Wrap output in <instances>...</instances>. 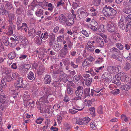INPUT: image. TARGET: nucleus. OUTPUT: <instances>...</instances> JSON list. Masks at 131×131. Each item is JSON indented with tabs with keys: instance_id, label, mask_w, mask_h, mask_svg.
Instances as JSON below:
<instances>
[{
	"instance_id": "c9c22d12",
	"label": "nucleus",
	"mask_w": 131,
	"mask_h": 131,
	"mask_svg": "<svg viewBox=\"0 0 131 131\" xmlns=\"http://www.w3.org/2000/svg\"><path fill=\"white\" fill-rule=\"evenodd\" d=\"M9 12V11L7 10L6 9H3L2 8H0V13L2 14L3 15H5L6 16L8 15Z\"/></svg>"
},
{
	"instance_id": "b1692460",
	"label": "nucleus",
	"mask_w": 131,
	"mask_h": 131,
	"mask_svg": "<svg viewBox=\"0 0 131 131\" xmlns=\"http://www.w3.org/2000/svg\"><path fill=\"white\" fill-rule=\"evenodd\" d=\"M71 16H72L71 15ZM74 23V19L72 16L70 18L68 19V21L66 23V25L68 26H71Z\"/></svg>"
},
{
	"instance_id": "5701e85b",
	"label": "nucleus",
	"mask_w": 131,
	"mask_h": 131,
	"mask_svg": "<svg viewBox=\"0 0 131 131\" xmlns=\"http://www.w3.org/2000/svg\"><path fill=\"white\" fill-rule=\"evenodd\" d=\"M123 12L126 14H129L131 12V6L128 4L123 9Z\"/></svg>"
},
{
	"instance_id": "a19ab883",
	"label": "nucleus",
	"mask_w": 131,
	"mask_h": 131,
	"mask_svg": "<svg viewBox=\"0 0 131 131\" xmlns=\"http://www.w3.org/2000/svg\"><path fill=\"white\" fill-rule=\"evenodd\" d=\"M22 28L21 29V31H24L25 32L27 31V29L28 28L27 25V24L25 23H24L22 24Z\"/></svg>"
},
{
	"instance_id": "7c9ffc66",
	"label": "nucleus",
	"mask_w": 131,
	"mask_h": 131,
	"mask_svg": "<svg viewBox=\"0 0 131 131\" xmlns=\"http://www.w3.org/2000/svg\"><path fill=\"white\" fill-rule=\"evenodd\" d=\"M120 55V53L119 54L118 53H114L112 54L111 56V58L115 59H116L118 61H120V59L119 58H121L119 55Z\"/></svg>"
},
{
	"instance_id": "69168bd1",
	"label": "nucleus",
	"mask_w": 131,
	"mask_h": 131,
	"mask_svg": "<svg viewBox=\"0 0 131 131\" xmlns=\"http://www.w3.org/2000/svg\"><path fill=\"white\" fill-rule=\"evenodd\" d=\"M53 49L54 51L56 52H58L60 49V48L59 45H56V46H54Z\"/></svg>"
},
{
	"instance_id": "a18cd8bd",
	"label": "nucleus",
	"mask_w": 131,
	"mask_h": 131,
	"mask_svg": "<svg viewBox=\"0 0 131 131\" xmlns=\"http://www.w3.org/2000/svg\"><path fill=\"white\" fill-rule=\"evenodd\" d=\"M118 74H120L121 76V80L123 81H124L126 75L123 72H120L118 73Z\"/></svg>"
},
{
	"instance_id": "7ed1b4c3",
	"label": "nucleus",
	"mask_w": 131,
	"mask_h": 131,
	"mask_svg": "<svg viewBox=\"0 0 131 131\" xmlns=\"http://www.w3.org/2000/svg\"><path fill=\"white\" fill-rule=\"evenodd\" d=\"M24 100V104L25 106H28V108L30 109L32 108L34 106L35 102L33 101H30L31 98L29 95L24 94L23 97Z\"/></svg>"
},
{
	"instance_id": "423d86ee",
	"label": "nucleus",
	"mask_w": 131,
	"mask_h": 131,
	"mask_svg": "<svg viewBox=\"0 0 131 131\" xmlns=\"http://www.w3.org/2000/svg\"><path fill=\"white\" fill-rule=\"evenodd\" d=\"M98 46L102 47L104 46V42L103 38L94 36L93 38Z\"/></svg>"
},
{
	"instance_id": "f8f14e48",
	"label": "nucleus",
	"mask_w": 131,
	"mask_h": 131,
	"mask_svg": "<svg viewBox=\"0 0 131 131\" xmlns=\"http://www.w3.org/2000/svg\"><path fill=\"white\" fill-rule=\"evenodd\" d=\"M16 86L19 88H23L24 84L23 82V78L21 77H19L16 81Z\"/></svg>"
},
{
	"instance_id": "bf43d9fd",
	"label": "nucleus",
	"mask_w": 131,
	"mask_h": 131,
	"mask_svg": "<svg viewBox=\"0 0 131 131\" xmlns=\"http://www.w3.org/2000/svg\"><path fill=\"white\" fill-rule=\"evenodd\" d=\"M5 79L8 82H10L13 80L11 77L8 75H7V76L5 77Z\"/></svg>"
},
{
	"instance_id": "0eeeda50",
	"label": "nucleus",
	"mask_w": 131,
	"mask_h": 131,
	"mask_svg": "<svg viewBox=\"0 0 131 131\" xmlns=\"http://www.w3.org/2000/svg\"><path fill=\"white\" fill-rule=\"evenodd\" d=\"M91 42L89 41L87 43V45L86 47V50L88 53H92L94 50V47L92 46Z\"/></svg>"
},
{
	"instance_id": "9d476101",
	"label": "nucleus",
	"mask_w": 131,
	"mask_h": 131,
	"mask_svg": "<svg viewBox=\"0 0 131 131\" xmlns=\"http://www.w3.org/2000/svg\"><path fill=\"white\" fill-rule=\"evenodd\" d=\"M126 21V23H128L126 26V31H127L129 29V28H130L131 26V15L129 14L128 15L125 19Z\"/></svg>"
},
{
	"instance_id": "338daca9",
	"label": "nucleus",
	"mask_w": 131,
	"mask_h": 131,
	"mask_svg": "<svg viewBox=\"0 0 131 131\" xmlns=\"http://www.w3.org/2000/svg\"><path fill=\"white\" fill-rule=\"evenodd\" d=\"M103 59L102 58H99L95 62V64H100L103 61Z\"/></svg>"
},
{
	"instance_id": "72a5a7b5",
	"label": "nucleus",
	"mask_w": 131,
	"mask_h": 131,
	"mask_svg": "<svg viewBox=\"0 0 131 131\" xmlns=\"http://www.w3.org/2000/svg\"><path fill=\"white\" fill-rule=\"evenodd\" d=\"M110 51L111 52L113 53L114 54L116 53L119 54L120 53L119 50L115 47L111 48L110 49Z\"/></svg>"
},
{
	"instance_id": "09e8293b",
	"label": "nucleus",
	"mask_w": 131,
	"mask_h": 131,
	"mask_svg": "<svg viewBox=\"0 0 131 131\" xmlns=\"http://www.w3.org/2000/svg\"><path fill=\"white\" fill-rule=\"evenodd\" d=\"M97 112L98 114H103V107L102 106L100 105L98 107L97 110Z\"/></svg>"
},
{
	"instance_id": "864d4df0",
	"label": "nucleus",
	"mask_w": 131,
	"mask_h": 131,
	"mask_svg": "<svg viewBox=\"0 0 131 131\" xmlns=\"http://www.w3.org/2000/svg\"><path fill=\"white\" fill-rule=\"evenodd\" d=\"M46 6L49 7V8H48V10L50 11H51L53 10L54 6L51 3H48V5Z\"/></svg>"
},
{
	"instance_id": "f704fd0d",
	"label": "nucleus",
	"mask_w": 131,
	"mask_h": 131,
	"mask_svg": "<svg viewBox=\"0 0 131 131\" xmlns=\"http://www.w3.org/2000/svg\"><path fill=\"white\" fill-rule=\"evenodd\" d=\"M131 68V63L129 62L126 63L123 69L126 71L129 70Z\"/></svg>"
},
{
	"instance_id": "e2e57ef3",
	"label": "nucleus",
	"mask_w": 131,
	"mask_h": 131,
	"mask_svg": "<svg viewBox=\"0 0 131 131\" xmlns=\"http://www.w3.org/2000/svg\"><path fill=\"white\" fill-rule=\"evenodd\" d=\"M43 118L41 117H39L37 118L36 121V123L37 124H40L42 123V121L43 120Z\"/></svg>"
},
{
	"instance_id": "cd10ccee",
	"label": "nucleus",
	"mask_w": 131,
	"mask_h": 131,
	"mask_svg": "<svg viewBox=\"0 0 131 131\" xmlns=\"http://www.w3.org/2000/svg\"><path fill=\"white\" fill-rule=\"evenodd\" d=\"M47 95H44L43 97L40 98L39 100L42 103H45L48 104V102L47 101Z\"/></svg>"
},
{
	"instance_id": "603ef678",
	"label": "nucleus",
	"mask_w": 131,
	"mask_h": 131,
	"mask_svg": "<svg viewBox=\"0 0 131 131\" xmlns=\"http://www.w3.org/2000/svg\"><path fill=\"white\" fill-rule=\"evenodd\" d=\"M90 63L88 60H86L83 62V67H86L87 66L89 67L90 66Z\"/></svg>"
},
{
	"instance_id": "6e6552de",
	"label": "nucleus",
	"mask_w": 131,
	"mask_h": 131,
	"mask_svg": "<svg viewBox=\"0 0 131 131\" xmlns=\"http://www.w3.org/2000/svg\"><path fill=\"white\" fill-rule=\"evenodd\" d=\"M77 90L75 91V94L77 96L81 97L83 92V87L79 86L77 88Z\"/></svg>"
},
{
	"instance_id": "3c124183",
	"label": "nucleus",
	"mask_w": 131,
	"mask_h": 131,
	"mask_svg": "<svg viewBox=\"0 0 131 131\" xmlns=\"http://www.w3.org/2000/svg\"><path fill=\"white\" fill-rule=\"evenodd\" d=\"M89 112L91 115H95V109L94 107L90 108L89 109Z\"/></svg>"
},
{
	"instance_id": "bb28decb",
	"label": "nucleus",
	"mask_w": 131,
	"mask_h": 131,
	"mask_svg": "<svg viewBox=\"0 0 131 131\" xmlns=\"http://www.w3.org/2000/svg\"><path fill=\"white\" fill-rule=\"evenodd\" d=\"M43 11V10L41 9H39L37 10L35 12L36 15L37 17H41L43 14L44 13Z\"/></svg>"
},
{
	"instance_id": "58836bf2",
	"label": "nucleus",
	"mask_w": 131,
	"mask_h": 131,
	"mask_svg": "<svg viewBox=\"0 0 131 131\" xmlns=\"http://www.w3.org/2000/svg\"><path fill=\"white\" fill-rule=\"evenodd\" d=\"M3 41L4 44L6 46H7L9 45V42L8 41V37H6L4 36L3 37Z\"/></svg>"
},
{
	"instance_id": "4d7b16f0",
	"label": "nucleus",
	"mask_w": 131,
	"mask_h": 131,
	"mask_svg": "<svg viewBox=\"0 0 131 131\" xmlns=\"http://www.w3.org/2000/svg\"><path fill=\"white\" fill-rule=\"evenodd\" d=\"M64 35L60 36L57 38V40L58 42H61L64 40Z\"/></svg>"
},
{
	"instance_id": "e433bc0d",
	"label": "nucleus",
	"mask_w": 131,
	"mask_h": 131,
	"mask_svg": "<svg viewBox=\"0 0 131 131\" xmlns=\"http://www.w3.org/2000/svg\"><path fill=\"white\" fill-rule=\"evenodd\" d=\"M8 57L10 59H13L16 57L15 53L12 52L10 53L7 55Z\"/></svg>"
},
{
	"instance_id": "393cba45",
	"label": "nucleus",
	"mask_w": 131,
	"mask_h": 131,
	"mask_svg": "<svg viewBox=\"0 0 131 131\" xmlns=\"http://www.w3.org/2000/svg\"><path fill=\"white\" fill-rule=\"evenodd\" d=\"M42 40L41 37L40 36H36L34 39V41L36 43L39 45H41L42 43Z\"/></svg>"
},
{
	"instance_id": "39448f33",
	"label": "nucleus",
	"mask_w": 131,
	"mask_h": 131,
	"mask_svg": "<svg viewBox=\"0 0 131 131\" xmlns=\"http://www.w3.org/2000/svg\"><path fill=\"white\" fill-rule=\"evenodd\" d=\"M49 104H47L45 103H40L37 105V108L40 110V112L41 113L45 111V109L48 108L50 106Z\"/></svg>"
},
{
	"instance_id": "13d9d810",
	"label": "nucleus",
	"mask_w": 131,
	"mask_h": 131,
	"mask_svg": "<svg viewBox=\"0 0 131 131\" xmlns=\"http://www.w3.org/2000/svg\"><path fill=\"white\" fill-rule=\"evenodd\" d=\"M22 19L21 17H18L17 18L16 24L17 25H20L22 23Z\"/></svg>"
},
{
	"instance_id": "6ab92c4d",
	"label": "nucleus",
	"mask_w": 131,
	"mask_h": 131,
	"mask_svg": "<svg viewBox=\"0 0 131 131\" xmlns=\"http://www.w3.org/2000/svg\"><path fill=\"white\" fill-rule=\"evenodd\" d=\"M51 81V76L48 74H46L45 76L44 79V82L46 84H49Z\"/></svg>"
},
{
	"instance_id": "5fc2aeb1",
	"label": "nucleus",
	"mask_w": 131,
	"mask_h": 131,
	"mask_svg": "<svg viewBox=\"0 0 131 131\" xmlns=\"http://www.w3.org/2000/svg\"><path fill=\"white\" fill-rule=\"evenodd\" d=\"M90 89L86 88L84 89V93L85 94L86 96H90Z\"/></svg>"
},
{
	"instance_id": "4be33fe9",
	"label": "nucleus",
	"mask_w": 131,
	"mask_h": 131,
	"mask_svg": "<svg viewBox=\"0 0 131 131\" xmlns=\"http://www.w3.org/2000/svg\"><path fill=\"white\" fill-rule=\"evenodd\" d=\"M4 7L7 10H10L13 8V6L12 4L8 1L5 2Z\"/></svg>"
},
{
	"instance_id": "473e14b6",
	"label": "nucleus",
	"mask_w": 131,
	"mask_h": 131,
	"mask_svg": "<svg viewBox=\"0 0 131 131\" xmlns=\"http://www.w3.org/2000/svg\"><path fill=\"white\" fill-rule=\"evenodd\" d=\"M67 76V75L66 74L64 73L63 71H61V72L60 73L59 76L60 80H66Z\"/></svg>"
},
{
	"instance_id": "2f4dec72",
	"label": "nucleus",
	"mask_w": 131,
	"mask_h": 131,
	"mask_svg": "<svg viewBox=\"0 0 131 131\" xmlns=\"http://www.w3.org/2000/svg\"><path fill=\"white\" fill-rule=\"evenodd\" d=\"M34 73L31 71H30L27 74V78L29 80H32L34 79Z\"/></svg>"
},
{
	"instance_id": "f03ea898",
	"label": "nucleus",
	"mask_w": 131,
	"mask_h": 131,
	"mask_svg": "<svg viewBox=\"0 0 131 131\" xmlns=\"http://www.w3.org/2000/svg\"><path fill=\"white\" fill-rule=\"evenodd\" d=\"M8 106V103L6 95L3 93L0 94V109L2 111Z\"/></svg>"
},
{
	"instance_id": "ddd939ff",
	"label": "nucleus",
	"mask_w": 131,
	"mask_h": 131,
	"mask_svg": "<svg viewBox=\"0 0 131 131\" xmlns=\"http://www.w3.org/2000/svg\"><path fill=\"white\" fill-rule=\"evenodd\" d=\"M19 40L21 41L24 46L27 45L29 43L28 40L24 37L20 36H19Z\"/></svg>"
},
{
	"instance_id": "79ce46f5",
	"label": "nucleus",
	"mask_w": 131,
	"mask_h": 131,
	"mask_svg": "<svg viewBox=\"0 0 131 131\" xmlns=\"http://www.w3.org/2000/svg\"><path fill=\"white\" fill-rule=\"evenodd\" d=\"M88 26H99L97 22L94 19H92L91 20L90 24H89Z\"/></svg>"
},
{
	"instance_id": "c85d7f7f",
	"label": "nucleus",
	"mask_w": 131,
	"mask_h": 131,
	"mask_svg": "<svg viewBox=\"0 0 131 131\" xmlns=\"http://www.w3.org/2000/svg\"><path fill=\"white\" fill-rule=\"evenodd\" d=\"M7 15L9 18V20H14L16 18L15 15L14 13H9Z\"/></svg>"
},
{
	"instance_id": "f3484780",
	"label": "nucleus",
	"mask_w": 131,
	"mask_h": 131,
	"mask_svg": "<svg viewBox=\"0 0 131 131\" xmlns=\"http://www.w3.org/2000/svg\"><path fill=\"white\" fill-rule=\"evenodd\" d=\"M7 86L6 82L4 79L2 80L0 84V90L1 92H3Z\"/></svg>"
},
{
	"instance_id": "a878e982",
	"label": "nucleus",
	"mask_w": 131,
	"mask_h": 131,
	"mask_svg": "<svg viewBox=\"0 0 131 131\" xmlns=\"http://www.w3.org/2000/svg\"><path fill=\"white\" fill-rule=\"evenodd\" d=\"M74 78L75 80L78 83L81 82L83 81V78L82 76L80 75H75L74 77Z\"/></svg>"
},
{
	"instance_id": "c03bdc74",
	"label": "nucleus",
	"mask_w": 131,
	"mask_h": 131,
	"mask_svg": "<svg viewBox=\"0 0 131 131\" xmlns=\"http://www.w3.org/2000/svg\"><path fill=\"white\" fill-rule=\"evenodd\" d=\"M66 91L68 94L71 95L73 93V90L72 88L68 87L66 89Z\"/></svg>"
},
{
	"instance_id": "49530a36",
	"label": "nucleus",
	"mask_w": 131,
	"mask_h": 131,
	"mask_svg": "<svg viewBox=\"0 0 131 131\" xmlns=\"http://www.w3.org/2000/svg\"><path fill=\"white\" fill-rule=\"evenodd\" d=\"M23 10L21 7H19L17 8L16 10V14L18 15H19L22 13Z\"/></svg>"
},
{
	"instance_id": "6e6d98bb",
	"label": "nucleus",
	"mask_w": 131,
	"mask_h": 131,
	"mask_svg": "<svg viewBox=\"0 0 131 131\" xmlns=\"http://www.w3.org/2000/svg\"><path fill=\"white\" fill-rule=\"evenodd\" d=\"M88 27L91 28L92 30L94 31H96L98 28L99 26H88Z\"/></svg>"
},
{
	"instance_id": "4468645a",
	"label": "nucleus",
	"mask_w": 131,
	"mask_h": 131,
	"mask_svg": "<svg viewBox=\"0 0 131 131\" xmlns=\"http://www.w3.org/2000/svg\"><path fill=\"white\" fill-rule=\"evenodd\" d=\"M68 49L62 48L60 51V57L62 58H65L68 53Z\"/></svg>"
},
{
	"instance_id": "4c0bfd02",
	"label": "nucleus",
	"mask_w": 131,
	"mask_h": 131,
	"mask_svg": "<svg viewBox=\"0 0 131 131\" xmlns=\"http://www.w3.org/2000/svg\"><path fill=\"white\" fill-rule=\"evenodd\" d=\"M45 71V67L43 66H42L39 67L38 72L39 74L41 75Z\"/></svg>"
},
{
	"instance_id": "dca6fc26",
	"label": "nucleus",
	"mask_w": 131,
	"mask_h": 131,
	"mask_svg": "<svg viewBox=\"0 0 131 131\" xmlns=\"http://www.w3.org/2000/svg\"><path fill=\"white\" fill-rule=\"evenodd\" d=\"M55 35L53 33H50L49 35V42L50 45H52L54 43L55 40Z\"/></svg>"
},
{
	"instance_id": "680f3d73",
	"label": "nucleus",
	"mask_w": 131,
	"mask_h": 131,
	"mask_svg": "<svg viewBox=\"0 0 131 131\" xmlns=\"http://www.w3.org/2000/svg\"><path fill=\"white\" fill-rule=\"evenodd\" d=\"M101 0H93V3L96 6H98L100 4Z\"/></svg>"
},
{
	"instance_id": "9b49d317",
	"label": "nucleus",
	"mask_w": 131,
	"mask_h": 131,
	"mask_svg": "<svg viewBox=\"0 0 131 131\" xmlns=\"http://www.w3.org/2000/svg\"><path fill=\"white\" fill-rule=\"evenodd\" d=\"M116 25L113 23H109L107 26L108 31L110 32H112L115 31Z\"/></svg>"
},
{
	"instance_id": "37998d69",
	"label": "nucleus",
	"mask_w": 131,
	"mask_h": 131,
	"mask_svg": "<svg viewBox=\"0 0 131 131\" xmlns=\"http://www.w3.org/2000/svg\"><path fill=\"white\" fill-rule=\"evenodd\" d=\"M49 37V34L48 32H46L43 35V33H42L41 35V37L42 39L45 40L46 39Z\"/></svg>"
},
{
	"instance_id": "c756f323",
	"label": "nucleus",
	"mask_w": 131,
	"mask_h": 131,
	"mask_svg": "<svg viewBox=\"0 0 131 131\" xmlns=\"http://www.w3.org/2000/svg\"><path fill=\"white\" fill-rule=\"evenodd\" d=\"M90 11L91 12L90 14L92 16H96L97 12L96 9L94 8L93 7H91L90 9Z\"/></svg>"
},
{
	"instance_id": "de8ad7c7",
	"label": "nucleus",
	"mask_w": 131,
	"mask_h": 131,
	"mask_svg": "<svg viewBox=\"0 0 131 131\" xmlns=\"http://www.w3.org/2000/svg\"><path fill=\"white\" fill-rule=\"evenodd\" d=\"M92 78H88L86 80L85 84L88 86H89L92 82Z\"/></svg>"
},
{
	"instance_id": "052dcab7",
	"label": "nucleus",
	"mask_w": 131,
	"mask_h": 131,
	"mask_svg": "<svg viewBox=\"0 0 131 131\" xmlns=\"http://www.w3.org/2000/svg\"><path fill=\"white\" fill-rule=\"evenodd\" d=\"M59 117L57 116V121L58 122V123L59 124H60L62 120V119H63V115H61L60 116V115H59Z\"/></svg>"
},
{
	"instance_id": "ea45409f",
	"label": "nucleus",
	"mask_w": 131,
	"mask_h": 131,
	"mask_svg": "<svg viewBox=\"0 0 131 131\" xmlns=\"http://www.w3.org/2000/svg\"><path fill=\"white\" fill-rule=\"evenodd\" d=\"M52 73L54 74H60L62 71V70L61 68H59L58 69H55L52 70Z\"/></svg>"
},
{
	"instance_id": "2eb2a0df",
	"label": "nucleus",
	"mask_w": 131,
	"mask_h": 131,
	"mask_svg": "<svg viewBox=\"0 0 131 131\" xmlns=\"http://www.w3.org/2000/svg\"><path fill=\"white\" fill-rule=\"evenodd\" d=\"M121 88L122 89L128 91L131 89V82L128 83L127 84H124L122 85Z\"/></svg>"
},
{
	"instance_id": "aec40b11",
	"label": "nucleus",
	"mask_w": 131,
	"mask_h": 131,
	"mask_svg": "<svg viewBox=\"0 0 131 131\" xmlns=\"http://www.w3.org/2000/svg\"><path fill=\"white\" fill-rule=\"evenodd\" d=\"M102 77V78H103V80L104 82L106 81L108 82H110L112 81V77H109L108 78V75L106 73H104Z\"/></svg>"
},
{
	"instance_id": "20e7f679",
	"label": "nucleus",
	"mask_w": 131,
	"mask_h": 131,
	"mask_svg": "<svg viewBox=\"0 0 131 131\" xmlns=\"http://www.w3.org/2000/svg\"><path fill=\"white\" fill-rule=\"evenodd\" d=\"M90 118L88 117L80 118H76L73 119V120L75 121L76 124L80 125L86 124L90 121Z\"/></svg>"
},
{
	"instance_id": "774afa93",
	"label": "nucleus",
	"mask_w": 131,
	"mask_h": 131,
	"mask_svg": "<svg viewBox=\"0 0 131 131\" xmlns=\"http://www.w3.org/2000/svg\"><path fill=\"white\" fill-rule=\"evenodd\" d=\"M90 126L93 130H95L96 128L95 123L94 122H92L91 123Z\"/></svg>"
},
{
	"instance_id": "a211bd4d",
	"label": "nucleus",
	"mask_w": 131,
	"mask_h": 131,
	"mask_svg": "<svg viewBox=\"0 0 131 131\" xmlns=\"http://www.w3.org/2000/svg\"><path fill=\"white\" fill-rule=\"evenodd\" d=\"M11 43H10V46L12 47H14L16 46L18 43V41L17 39L12 37L10 38Z\"/></svg>"
},
{
	"instance_id": "0e129e2a",
	"label": "nucleus",
	"mask_w": 131,
	"mask_h": 131,
	"mask_svg": "<svg viewBox=\"0 0 131 131\" xmlns=\"http://www.w3.org/2000/svg\"><path fill=\"white\" fill-rule=\"evenodd\" d=\"M116 46L120 50H122L123 49V46L121 43H116Z\"/></svg>"
},
{
	"instance_id": "8fccbe9b",
	"label": "nucleus",
	"mask_w": 131,
	"mask_h": 131,
	"mask_svg": "<svg viewBox=\"0 0 131 131\" xmlns=\"http://www.w3.org/2000/svg\"><path fill=\"white\" fill-rule=\"evenodd\" d=\"M98 30L99 32H101L104 31V26L103 24H101L99 25Z\"/></svg>"
},
{
	"instance_id": "412c9836",
	"label": "nucleus",
	"mask_w": 131,
	"mask_h": 131,
	"mask_svg": "<svg viewBox=\"0 0 131 131\" xmlns=\"http://www.w3.org/2000/svg\"><path fill=\"white\" fill-rule=\"evenodd\" d=\"M59 20L61 23L66 24L68 19L63 14H61L59 16Z\"/></svg>"
},
{
	"instance_id": "1a4fd4ad",
	"label": "nucleus",
	"mask_w": 131,
	"mask_h": 131,
	"mask_svg": "<svg viewBox=\"0 0 131 131\" xmlns=\"http://www.w3.org/2000/svg\"><path fill=\"white\" fill-rule=\"evenodd\" d=\"M119 68L118 67L115 66H109L107 69L108 72L110 73H114L118 72Z\"/></svg>"
},
{
	"instance_id": "f257e3e1",
	"label": "nucleus",
	"mask_w": 131,
	"mask_h": 131,
	"mask_svg": "<svg viewBox=\"0 0 131 131\" xmlns=\"http://www.w3.org/2000/svg\"><path fill=\"white\" fill-rule=\"evenodd\" d=\"M103 13L106 17L110 19H112L115 17L117 12L116 10L111 7L106 5L105 7L103 9Z\"/></svg>"
}]
</instances>
